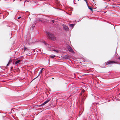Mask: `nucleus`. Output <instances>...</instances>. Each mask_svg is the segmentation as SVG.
<instances>
[{"label":"nucleus","mask_w":120,"mask_h":120,"mask_svg":"<svg viewBox=\"0 0 120 120\" xmlns=\"http://www.w3.org/2000/svg\"><path fill=\"white\" fill-rule=\"evenodd\" d=\"M63 58L65 59H68L69 58V56L68 55H66L64 56Z\"/></svg>","instance_id":"1a4fd4ad"},{"label":"nucleus","mask_w":120,"mask_h":120,"mask_svg":"<svg viewBox=\"0 0 120 120\" xmlns=\"http://www.w3.org/2000/svg\"><path fill=\"white\" fill-rule=\"evenodd\" d=\"M68 49L69 52H72V53H73L74 52V51L73 49L70 46H68Z\"/></svg>","instance_id":"7ed1b4c3"},{"label":"nucleus","mask_w":120,"mask_h":120,"mask_svg":"<svg viewBox=\"0 0 120 120\" xmlns=\"http://www.w3.org/2000/svg\"><path fill=\"white\" fill-rule=\"evenodd\" d=\"M47 35L49 39L54 41L56 40V38L54 35L49 32H46Z\"/></svg>","instance_id":"f257e3e1"},{"label":"nucleus","mask_w":120,"mask_h":120,"mask_svg":"<svg viewBox=\"0 0 120 120\" xmlns=\"http://www.w3.org/2000/svg\"><path fill=\"white\" fill-rule=\"evenodd\" d=\"M27 49V48L26 47H25L24 48V51L26 49Z\"/></svg>","instance_id":"aec40b11"},{"label":"nucleus","mask_w":120,"mask_h":120,"mask_svg":"<svg viewBox=\"0 0 120 120\" xmlns=\"http://www.w3.org/2000/svg\"><path fill=\"white\" fill-rule=\"evenodd\" d=\"M84 91H85L84 90H82V91L81 92L82 94H83V93L84 92Z\"/></svg>","instance_id":"dca6fc26"},{"label":"nucleus","mask_w":120,"mask_h":120,"mask_svg":"<svg viewBox=\"0 0 120 120\" xmlns=\"http://www.w3.org/2000/svg\"><path fill=\"white\" fill-rule=\"evenodd\" d=\"M97 97V98H98V97Z\"/></svg>","instance_id":"393cba45"},{"label":"nucleus","mask_w":120,"mask_h":120,"mask_svg":"<svg viewBox=\"0 0 120 120\" xmlns=\"http://www.w3.org/2000/svg\"><path fill=\"white\" fill-rule=\"evenodd\" d=\"M75 24H69V26L70 27L73 28Z\"/></svg>","instance_id":"9d476101"},{"label":"nucleus","mask_w":120,"mask_h":120,"mask_svg":"<svg viewBox=\"0 0 120 120\" xmlns=\"http://www.w3.org/2000/svg\"><path fill=\"white\" fill-rule=\"evenodd\" d=\"M115 98L117 100H120V94H119L118 95L116 96L115 97Z\"/></svg>","instance_id":"423d86ee"},{"label":"nucleus","mask_w":120,"mask_h":120,"mask_svg":"<svg viewBox=\"0 0 120 120\" xmlns=\"http://www.w3.org/2000/svg\"><path fill=\"white\" fill-rule=\"evenodd\" d=\"M87 5H88V8L90 10L92 11H93V10H92V8L91 7H90L89 6H88V4H87Z\"/></svg>","instance_id":"9b49d317"},{"label":"nucleus","mask_w":120,"mask_h":120,"mask_svg":"<svg viewBox=\"0 0 120 120\" xmlns=\"http://www.w3.org/2000/svg\"><path fill=\"white\" fill-rule=\"evenodd\" d=\"M43 43L45 44V45H49L48 44H47L45 42H43Z\"/></svg>","instance_id":"f3484780"},{"label":"nucleus","mask_w":120,"mask_h":120,"mask_svg":"<svg viewBox=\"0 0 120 120\" xmlns=\"http://www.w3.org/2000/svg\"><path fill=\"white\" fill-rule=\"evenodd\" d=\"M116 63V62H115L114 61H109L108 62L106 63V65H108L109 64H114Z\"/></svg>","instance_id":"39448f33"},{"label":"nucleus","mask_w":120,"mask_h":120,"mask_svg":"<svg viewBox=\"0 0 120 120\" xmlns=\"http://www.w3.org/2000/svg\"><path fill=\"white\" fill-rule=\"evenodd\" d=\"M84 0L86 2V3L87 4V0Z\"/></svg>","instance_id":"a211bd4d"},{"label":"nucleus","mask_w":120,"mask_h":120,"mask_svg":"<svg viewBox=\"0 0 120 120\" xmlns=\"http://www.w3.org/2000/svg\"><path fill=\"white\" fill-rule=\"evenodd\" d=\"M53 50L54 51H55V52H58V51H57V50Z\"/></svg>","instance_id":"2eb2a0df"},{"label":"nucleus","mask_w":120,"mask_h":120,"mask_svg":"<svg viewBox=\"0 0 120 120\" xmlns=\"http://www.w3.org/2000/svg\"><path fill=\"white\" fill-rule=\"evenodd\" d=\"M12 60H10L8 62V64L7 65V66H8L9 65V64L11 63L12 61Z\"/></svg>","instance_id":"f8f14e48"},{"label":"nucleus","mask_w":120,"mask_h":120,"mask_svg":"<svg viewBox=\"0 0 120 120\" xmlns=\"http://www.w3.org/2000/svg\"><path fill=\"white\" fill-rule=\"evenodd\" d=\"M44 69V68H42V69L40 70V71L39 72V75H38V76H37L35 78H34V79H33V80H34V79H35L37 78L38 77L39 75L41 74L42 73V71H43V70Z\"/></svg>","instance_id":"6e6552de"},{"label":"nucleus","mask_w":120,"mask_h":120,"mask_svg":"<svg viewBox=\"0 0 120 120\" xmlns=\"http://www.w3.org/2000/svg\"><path fill=\"white\" fill-rule=\"evenodd\" d=\"M51 100V99L50 98H49V99L47 100L46 101H45L44 103H42V104L38 105V106L40 107L42 105H44L46 104L47 103H48V102L49 101Z\"/></svg>","instance_id":"f03ea898"},{"label":"nucleus","mask_w":120,"mask_h":120,"mask_svg":"<svg viewBox=\"0 0 120 120\" xmlns=\"http://www.w3.org/2000/svg\"><path fill=\"white\" fill-rule=\"evenodd\" d=\"M35 24H33L32 25V28H33L35 26Z\"/></svg>","instance_id":"4468645a"},{"label":"nucleus","mask_w":120,"mask_h":120,"mask_svg":"<svg viewBox=\"0 0 120 120\" xmlns=\"http://www.w3.org/2000/svg\"><path fill=\"white\" fill-rule=\"evenodd\" d=\"M21 18V17H19L18 18V19H19L20 18Z\"/></svg>","instance_id":"412c9836"},{"label":"nucleus","mask_w":120,"mask_h":120,"mask_svg":"<svg viewBox=\"0 0 120 120\" xmlns=\"http://www.w3.org/2000/svg\"><path fill=\"white\" fill-rule=\"evenodd\" d=\"M78 0V1H79V0Z\"/></svg>","instance_id":"a878e982"},{"label":"nucleus","mask_w":120,"mask_h":120,"mask_svg":"<svg viewBox=\"0 0 120 120\" xmlns=\"http://www.w3.org/2000/svg\"><path fill=\"white\" fill-rule=\"evenodd\" d=\"M48 47H49V48H50V46H49Z\"/></svg>","instance_id":"b1692460"},{"label":"nucleus","mask_w":120,"mask_h":120,"mask_svg":"<svg viewBox=\"0 0 120 120\" xmlns=\"http://www.w3.org/2000/svg\"><path fill=\"white\" fill-rule=\"evenodd\" d=\"M74 1H75V0H73V2H74V4H75V3H74Z\"/></svg>","instance_id":"4be33fe9"},{"label":"nucleus","mask_w":120,"mask_h":120,"mask_svg":"<svg viewBox=\"0 0 120 120\" xmlns=\"http://www.w3.org/2000/svg\"><path fill=\"white\" fill-rule=\"evenodd\" d=\"M118 59H119V60H120V57H119V58H118Z\"/></svg>","instance_id":"5701e85b"},{"label":"nucleus","mask_w":120,"mask_h":120,"mask_svg":"<svg viewBox=\"0 0 120 120\" xmlns=\"http://www.w3.org/2000/svg\"><path fill=\"white\" fill-rule=\"evenodd\" d=\"M21 61V60H20L16 61L15 62V64L16 65H18V64H20V62Z\"/></svg>","instance_id":"0eeeda50"},{"label":"nucleus","mask_w":120,"mask_h":120,"mask_svg":"<svg viewBox=\"0 0 120 120\" xmlns=\"http://www.w3.org/2000/svg\"><path fill=\"white\" fill-rule=\"evenodd\" d=\"M51 21L53 22H55V21L54 20H52Z\"/></svg>","instance_id":"6ab92c4d"},{"label":"nucleus","mask_w":120,"mask_h":120,"mask_svg":"<svg viewBox=\"0 0 120 120\" xmlns=\"http://www.w3.org/2000/svg\"><path fill=\"white\" fill-rule=\"evenodd\" d=\"M50 56L51 58H54V57H55L56 56L54 55H52V56L50 55Z\"/></svg>","instance_id":"ddd939ff"},{"label":"nucleus","mask_w":120,"mask_h":120,"mask_svg":"<svg viewBox=\"0 0 120 120\" xmlns=\"http://www.w3.org/2000/svg\"><path fill=\"white\" fill-rule=\"evenodd\" d=\"M64 28L66 31H68L69 30V28L68 26L65 25L64 24L63 25Z\"/></svg>","instance_id":"20e7f679"}]
</instances>
